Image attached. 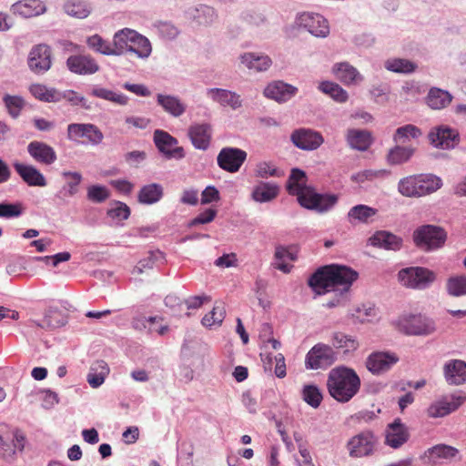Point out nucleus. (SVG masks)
<instances>
[{"label": "nucleus", "instance_id": "nucleus-52", "mask_svg": "<svg viewBox=\"0 0 466 466\" xmlns=\"http://www.w3.org/2000/svg\"><path fill=\"white\" fill-rule=\"evenodd\" d=\"M92 95L96 97H99V98H102L105 100H108L110 102H113L117 105H122V106L126 105L128 100L127 96H126L124 94L116 93L112 90L103 88V87L93 89Z\"/></svg>", "mask_w": 466, "mask_h": 466}, {"label": "nucleus", "instance_id": "nucleus-25", "mask_svg": "<svg viewBox=\"0 0 466 466\" xmlns=\"http://www.w3.org/2000/svg\"><path fill=\"white\" fill-rule=\"evenodd\" d=\"M207 96L222 106H229L234 110L241 106L240 96L227 89L209 88L207 90Z\"/></svg>", "mask_w": 466, "mask_h": 466}, {"label": "nucleus", "instance_id": "nucleus-5", "mask_svg": "<svg viewBox=\"0 0 466 466\" xmlns=\"http://www.w3.org/2000/svg\"><path fill=\"white\" fill-rule=\"evenodd\" d=\"M441 187V179L433 175H413L400 180L399 192L405 197L420 198L435 192Z\"/></svg>", "mask_w": 466, "mask_h": 466}, {"label": "nucleus", "instance_id": "nucleus-54", "mask_svg": "<svg viewBox=\"0 0 466 466\" xmlns=\"http://www.w3.org/2000/svg\"><path fill=\"white\" fill-rule=\"evenodd\" d=\"M9 115L16 118L25 106V101L21 96L6 95L3 98Z\"/></svg>", "mask_w": 466, "mask_h": 466}, {"label": "nucleus", "instance_id": "nucleus-62", "mask_svg": "<svg viewBox=\"0 0 466 466\" xmlns=\"http://www.w3.org/2000/svg\"><path fill=\"white\" fill-rule=\"evenodd\" d=\"M125 121L128 126L139 129L147 128L150 123V119L144 116H127Z\"/></svg>", "mask_w": 466, "mask_h": 466}, {"label": "nucleus", "instance_id": "nucleus-20", "mask_svg": "<svg viewBox=\"0 0 466 466\" xmlns=\"http://www.w3.org/2000/svg\"><path fill=\"white\" fill-rule=\"evenodd\" d=\"M29 156L41 165L50 166L56 162L57 156L56 150L48 144L34 140L27 145Z\"/></svg>", "mask_w": 466, "mask_h": 466}, {"label": "nucleus", "instance_id": "nucleus-17", "mask_svg": "<svg viewBox=\"0 0 466 466\" xmlns=\"http://www.w3.org/2000/svg\"><path fill=\"white\" fill-rule=\"evenodd\" d=\"M297 22L315 36L326 37L329 33L328 21L319 14L302 13L298 16Z\"/></svg>", "mask_w": 466, "mask_h": 466}, {"label": "nucleus", "instance_id": "nucleus-4", "mask_svg": "<svg viewBox=\"0 0 466 466\" xmlns=\"http://www.w3.org/2000/svg\"><path fill=\"white\" fill-rule=\"evenodd\" d=\"M114 44L117 46V56L126 52H132L139 58H147L152 52L149 40L130 28H124L116 32Z\"/></svg>", "mask_w": 466, "mask_h": 466}, {"label": "nucleus", "instance_id": "nucleus-1", "mask_svg": "<svg viewBox=\"0 0 466 466\" xmlns=\"http://www.w3.org/2000/svg\"><path fill=\"white\" fill-rule=\"evenodd\" d=\"M287 189L290 195L297 197L301 207L318 213L329 212L339 200L335 194H320L316 192L314 187L308 186L306 173L299 168L291 170Z\"/></svg>", "mask_w": 466, "mask_h": 466}, {"label": "nucleus", "instance_id": "nucleus-34", "mask_svg": "<svg viewBox=\"0 0 466 466\" xmlns=\"http://www.w3.org/2000/svg\"><path fill=\"white\" fill-rule=\"evenodd\" d=\"M346 138L350 147L360 151L367 150L372 144L371 133L367 130L349 129Z\"/></svg>", "mask_w": 466, "mask_h": 466}, {"label": "nucleus", "instance_id": "nucleus-49", "mask_svg": "<svg viewBox=\"0 0 466 466\" xmlns=\"http://www.w3.org/2000/svg\"><path fill=\"white\" fill-rule=\"evenodd\" d=\"M331 343L333 347L341 349L344 353L352 352L359 347V343L356 339L341 332L333 334Z\"/></svg>", "mask_w": 466, "mask_h": 466}, {"label": "nucleus", "instance_id": "nucleus-24", "mask_svg": "<svg viewBox=\"0 0 466 466\" xmlns=\"http://www.w3.org/2000/svg\"><path fill=\"white\" fill-rule=\"evenodd\" d=\"M465 400L463 396H451L432 403L428 408V415L431 418L444 417L456 410Z\"/></svg>", "mask_w": 466, "mask_h": 466}, {"label": "nucleus", "instance_id": "nucleus-36", "mask_svg": "<svg viewBox=\"0 0 466 466\" xmlns=\"http://www.w3.org/2000/svg\"><path fill=\"white\" fill-rule=\"evenodd\" d=\"M157 101L167 113L175 117L180 116L186 111L185 104L177 96L158 94Z\"/></svg>", "mask_w": 466, "mask_h": 466}, {"label": "nucleus", "instance_id": "nucleus-55", "mask_svg": "<svg viewBox=\"0 0 466 466\" xmlns=\"http://www.w3.org/2000/svg\"><path fill=\"white\" fill-rule=\"evenodd\" d=\"M256 176L261 178L268 177H280L281 172L271 162H260L257 165L255 170Z\"/></svg>", "mask_w": 466, "mask_h": 466}, {"label": "nucleus", "instance_id": "nucleus-35", "mask_svg": "<svg viewBox=\"0 0 466 466\" xmlns=\"http://www.w3.org/2000/svg\"><path fill=\"white\" fill-rule=\"evenodd\" d=\"M332 71L335 76L345 85L356 83L362 78L358 70L347 62L335 64Z\"/></svg>", "mask_w": 466, "mask_h": 466}, {"label": "nucleus", "instance_id": "nucleus-61", "mask_svg": "<svg viewBox=\"0 0 466 466\" xmlns=\"http://www.w3.org/2000/svg\"><path fill=\"white\" fill-rule=\"evenodd\" d=\"M388 174V171L385 169L380 170H364L358 174L359 180L363 182L364 180H372L377 177H381Z\"/></svg>", "mask_w": 466, "mask_h": 466}, {"label": "nucleus", "instance_id": "nucleus-2", "mask_svg": "<svg viewBox=\"0 0 466 466\" xmlns=\"http://www.w3.org/2000/svg\"><path fill=\"white\" fill-rule=\"evenodd\" d=\"M357 279L355 270L332 264L319 268L309 278V285L320 295L336 289L348 291Z\"/></svg>", "mask_w": 466, "mask_h": 466}, {"label": "nucleus", "instance_id": "nucleus-32", "mask_svg": "<svg viewBox=\"0 0 466 466\" xmlns=\"http://www.w3.org/2000/svg\"><path fill=\"white\" fill-rule=\"evenodd\" d=\"M279 193V187L274 183L260 182L253 187L251 198L254 201L264 203L275 199Z\"/></svg>", "mask_w": 466, "mask_h": 466}, {"label": "nucleus", "instance_id": "nucleus-38", "mask_svg": "<svg viewBox=\"0 0 466 466\" xmlns=\"http://www.w3.org/2000/svg\"><path fill=\"white\" fill-rule=\"evenodd\" d=\"M414 151L415 149L412 147H403L401 144H397L389 150L386 157L387 162L391 166L403 164L410 160Z\"/></svg>", "mask_w": 466, "mask_h": 466}, {"label": "nucleus", "instance_id": "nucleus-42", "mask_svg": "<svg viewBox=\"0 0 466 466\" xmlns=\"http://www.w3.org/2000/svg\"><path fill=\"white\" fill-rule=\"evenodd\" d=\"M163 197V187L161 185L152 183L144 186L138 193V201L143 204L151 205L161 199Z\"/></svg>", "mask_w": 466, "mask_h": 466}, {"label": "nucleus", "instance_id": "nucleus-18", "mask_svg": "<svg viewBox=\"0 0 466 466\" xmlns=\"http://www.w3.org/2000/svg\"><path fill=\"white\" fill-rule=\"evenodd\" d=\"M376 440L372 433L369 431L361 432L352 437L348 442L350 455L355 458H360L372 454Z\"/></svg>", "mask_w": 466, "mask_h": 466}, {"label": "nucleus", "instance_id": "nucleus-13", "mask_svg": "<svg viewBox=\"0 0 466 466\" xmlns=\"http://www.w3.org/2000/svg\"><path fill=\"white\" fill-rule=\"evenodd\" d=\"M247 158V152L236 147H224L218 155V167L229 173L238 172Z\"/></svg>", "mask_w": 466, "mask_h": 466}, {"label": "nucleus", "instance_id": "nucleus-46", "mask_svg": "<svg viewBox=\"0 0 466 466\" xmlns=\"http://www.w3.org/2000/svg\"><path fill=\"white\" fill-rule=\"evenodd\" d=\"M421 131L414 125L408 124L397 128L393 135V140L396 144H406L411 138L415 139L421 136Z\"/></svg>", "mask_w": 466, "mask_h": 466}, {"label": "nucleus", "instance_id": "nucleus-48", "mask_svg": "<svg viewBox=\"0 0 466 466\" xmlns=\"http://www.w3.org/2000/svg\"><path fill=\"white\" fill-rule=\"evenodd\" d=\"M446 290L452 297L466 296V276L455 275L447 279Z\"/></svg>", "mask_w": 466, "mask_h": 466}, {"label": "nucleus", "instance_id": "nucleus-12", "mask_svg": "<svg viewBox=\"0 0 466 466\" xmlns=\"http://www.w3.org/2000/svg\"><path fill=\"white\" fill-rule=\"evenodd\" d=\"M27 63L30 70L35 74L46 72L52 65L51 48L45 44L33 46L29 52Z\"/></svg>", "mask_w": 466, "mask_h": 466}, {"label": "nucleus", "instance_id": "nucleus-47", "mask_svg": "<svg viewBox=\"0 0 466 466\" xmlns=\"http://www.w3.org/2000/svg\"><path fill=\"white\" fill-rule=\"evenodd\" d=\"M319 88L339 103H344L348 100L349 96L347 91L337 83L323 81L319 84Z\"/></svg>", "mask_w": 466, "mask_h": 466}, {"label": "nucleus", "instance_id": "nucleus-37", "mask_svg": "<svg viewBox=\"0 0 466 466\" xmlns=\"http://www.w3.org/2000/svg\"><path fill=\"white\" fill-rule=\"evenodd\" d=\"M459 453V451L450 445L438 444L426 451V456L433 463H440L442 461H451Z\"/></svg>", "mask_w": 466, "mask_h": 466}, {"label": "nucleus", "instance_id": "nucleus-41", "mask_svg": "<svg viewBox=\"0 0 466 466\" xmlns=\"http://www.w3.org/2000/svg\"><path fill=\"white\" fill-rule=\"evenodd\" d=\"M241 62L248 69L256 72L267 70L271 66V59L268 56H258L254 53H247L241 56Z\"/></svg>", "mask_w": 466, "mask_h": 466}, {"label": "nucleus", "instance_id": "nucleus-6", "mask_svg": "<svg viewBox=\"0 0 466 466\" xmlns=\"http://www.w3.org/2000/svg\"><path fill=\"white\" fill-rule=\"evenodd\" d=\"M396 327L400 332L410 336H428L436 329L434 321L420 313L401 315L396 321Z\"/></svg>", "mask_w": 466, "mask_h": 466}, {"label": "nucleus", "instance_id": "nucleus-22", "mask_svg": "<svg viewBox=\"0 0 466 466\" xmlns=\"http://www.w3.org/2000/svg\"><path fill=\"white\" fill-rule=\"evenodd\" d=\"M68 69L78 75H91L99 70V66L91 56L78 55L67 58Z\"/></svg>", "mask_w": 466, "mask_h": 466}, {"label": "nucleus", "instance_id": "nucleus-19", "mask_svg": "<svg viewBox=\"0 0 466 466\" xmlns=\"http://www.w3.org/2000/svg\"><path fill=\"white\" fill-rule=\"evenodd\" d=\"M154 142L158 150L168 158H182L184 157L183 148L177 146V140L166 131L156 130Z\"/></svg>", "mask_w": 466, "mask_h": 466}, {"label": "nucleus", "instance_id": "nucleus-29", "mask_svg": "<svg viewBox=\"0 0 466 466\" xmlns=\"http://www.w3.org/2000/svg\"><path fill=\"white\" fill-rule=\"evenodd\" d=\"M11 9L14 14L27 18L45 13L46 5L40 0H21L15 3Z\"/></svg>", "mask_w": 466, "mask_h": 466}, {"label": "nucleus", "instance_id": "nucleus-10", "mask_svg": "<svg viewBox=\"0 0 466 466\" xmlns=\"http://www.w3.org/2000/svg\"><path fill=\"white\" fill-rule=\"evenodd\" d=\"M67 138L75 142H79L81 138H86V142L98 145L103 141L104 135L93 124L73 123L67 126Z\"/></svg>", "mask_w": 466, "mask_h": 466}, {"label": "nucleus", "instance_id": "nucleus-53", "mask_svg": "<svg viewBox=\"0 0 466 466\" xmlns=\"http://www.w3.org/2000/svg\"><path fill=\"white\" fill-rule=\"evenodd\" d=\"M302 399L309 406L318 408L322 401L323 396L316 385H305L302 390Z\"/></svg>", "mask_w": 466, "mask_h": 466}, {"label": "nucleus", "instance_id": "nucleus-26", "mask_svg": "<svg viewBox=\"0 0 466 466\" xmlns=\"http://www.w3.org/2000/svg\"><path fill=\"white\" fill-rule=\"evenodd\" d=\"M188 135L196 148L205 150L210 143L211 127L206 123L192 125L188 129Z\"/></svg>", "mask_w": 466, "mask_h": 466}, {"label": "nucleus", "instance_id": "nucleus-59", "mask_svg": "<svg viewBox=\"0 0 466 466\" xmlns=\"http://www.w3.org/2000/svg\"><path fill=\"white\" fill-rule=\"evenodd\" d=\"M217 215V210L214 208H208L204 212L198 214L192 221L190 222L191 226H196L199 224H207L214 220Z\"/></svg>", "mask_w": 466, "mask_h": 466}, {"label": "nucleus", "instance_id": "nucleus-3", "mask_svg": "<svg viewBox=\"0 0 466 466\" xmlns=\"http://www.w3.org/2000/svg\"><path fill=\"white\" fill-rule=\"evenodd\" d=\"M326 385L329 394L335 400L347 403L358 394L361 381L353 369L339 366L329 372Z\"/></svg>", "mask_w": 466, "mask_h": 466}, {"label": "nucleus", "instance_id": "nucleus-9", "mask_svg": "<svg viewBox=\"0 0 466 466\" xmlns=\"http://www.w3.org/2000/svg\"><path fill=\"white\" fill-rule=\"evenodd\" d=\"M336 360L333 349L323 343H318L311 348L305 358V366L308 370L326 369Z\"/></svg>", "mask_w": 466, "mask_h": 466}, {"label": "nucleus", "instance_id": "nucleus-44", "mask_svg": "<svg viewBox=\"0 0 466 466\" xmlns=\"http://www.w3.org/2000/svg\"><path fill=\"white\" fill-rule=\"evenodd\" d=\"M451 98L449 92L434 87L427 96V104L432 109H442L450 105Z\"/></svg>", "mask_w": 466, "mask_h": 466}, {"label": "nucleus", "instance_id": "nucleus-40", "mask_svg": "<svg viewBox=\"0 0 466 466\" xmlns=\"http://www.w3.org/2000/svg\"><path fill=\"white\" fill-rule=\"evenodd\" d=\"M108 373L109 368L106 362L104 360H96L91 365L87 375V381L92 388H97L104 383Z\"/></svg>", "mask_w": 466, "mask_h": 466}, {"label": "nucleus", "instance_id": "nucleus-27", "mask_svg": "<svg viewBox=\"0 0 466 466\" xmlns=\"http://www.w3.org/2000/svg\"><path fill=\"white\" fill-rule=\"evenodd\" d=\"M409 439V432L400 419H396L388 426L386 443L391 448L397 449L403 445Z\"/></svg>", "mask_w": 466, "mask_h": 466}, {"label": "nucleus", "instance_id": "nucleus-15", "mask_svg": "<svg viewBox=\"0 0 466 466\" xmlns=\"http://www.w3.org/2000/svg\"><path fill=\"white\" fill-rule=\"evenodd\" d=\"M290 139L297 147L303 150H315L324 142V138L319 132L309 128L294 130Z\"/></svg>", "mask_w": 466, "mask_h": 466}, {"label": "nucleus", "instance_id": "nucleus-11", "mask_svg": "<svg viewBox=\"0 0 466 466\" xmlns=\"http://www.w3.org/2000/svg\"><path fill=\"white\" fill-rule=\"evenodd\" d=\"M428 137L431 145L441 149L454 148L460 142L459 132L448 126L433 127Z\"/></svg>", "mask_w": 466, "mask_h": 466}, {"label": "nucleus", "instance_id": "nucleus-63", "mask_svg": "<svg viewBox=\"0 0 466 466\" xmlns=\"http://www.w3.org/2000/svg\"><path fill=\"white\" fill-rule=\"evenodd\" d=\"M275 375L278 378H284L287 374L284 356L281 353H279L278 355L275 356Z\"/></svg>", "mask_w": 466, "mask_h": 466}, {"label": "nucleus", "instance_id": "nucleus-64", "mask_svg": "<svg viewBox=\"0 0 466 466\" xmlns=\"http://www.w3.org/2000/svg\"><path fill=\"white\" fill-rule=\"evenodd\" d=\"M124 88L142 96H148L150 95V91L144 85L126 83Z\"/></svg>", "mask_w": 466, "mask_h": 466}, {"label": "nucleus", "instance_id": "nucleus-39", "mask_svg": "<svg viewBox=\"0 0 466 466\" xmlns=\"http://www.w3.org/2000/svg\"><path fill=\"white\" fill-rule=\"evenodd\" d=\"M30 93L36 99L44 102H59L62 100V94L55 88H48L42 84H33L29 87Z\"/></svg>", "mask_w": 466, "mask_h": 466}, {"label": "nucleus", "instance_id": "nucleus-50", "mask_svg": "<svg viewBox=\"0 0 466 466\" xmlns=\"http://www.w3.org/2000/svg\"><path fill=\"white\" fill-rule=\"evenodd\" d=\"M385 68L395 73L410 74L416 70L417 66L408 59L390 58L385 62Z\"/></svg>", "mask_w": 466, "mask_h": 466}, {"label": "nucleus", "instance_id": "nucleus-60", "mask_svg": "<svg viewBox=\"0 0 466 466\" xmlns=\"http://www.w3.org/2000/svg\"><path fill=\"white\" fill-rule=\"evenodd\" d=\"M219 199L218 190L212 186L207 187L201 194V204H209Z\"/></svg>", "mask_w": 466, "mask_h": 466}, {"label": "nucleus", "instance_id": "nucleus-7", "mask_svg": "<svg viewBox=\"0 0 466 466\" xmlns=\"http://www.w3.org/2000/svg\"><path fill=\"white\" fill-rule=\"evenodd\" d=\"M398 276L403 286L411 289H425L436 279L433 271L422 267L402 268Z\"/></svg>", "mask_w": 466, "mask_h": 466}, {"label": "nucleus", "instance_id": "nucleus-45", "mask_svg": "<svg viewBox=\"0 0 466 466\" xmlns=\"http://www.w3.org/2000/svg\"><path fill=\"white\" fill-rule=\"evenodd\" d=\"M63 9L68 15L79 19H84L90 14L88 4L82 0H66Z\"/></svg>", "mask_w": 466, "mask_h": 466}, {"label": "nucleus", "instance_id": "nucleus-51", "mask_svg": "<svg viewBox=\"0 0 466 466\" xmlns=\"http://www.w3.org/2000/svg\"><path fill=\"white\" fill-rule=\"evenodd\" d=\"M225 308L222 303L216 304L212 310L206 314L202 319V324L205 327L219 326L225 318Z\"/></svg>", "mask_w": 466, "mask_h": 466}, {"label": "nucleus", "instance_id": "nucleus-28", "mask_svg": "<svg viewBox=\"0 0 466 466\" xmlns=\"http://www.w3.org/2000/svg\"><path fill=\"white\" fill-rule=\"evenodd\" d=\"M377 214L378 209L364 204H359L350 208L347 219L351 225L370 224Z\"/></svg>", "mask_w": 466, "mask_h": 466}, {"label": "nucleus", "instance_id": "nucleus-58", "mask_svg": "<svg viewBox=\"0 0 466 466\" xmlns=\"http://www.w3.org/2000/svg\"><path fill=\"white\" fill-rule=\"evenodd\" d=\"M22 213L20 205L2 203L0 204V218H16Z\"/></svg>", "mask_w": 466, "mask_h": 466}, {"label": "nucleus", "instance_id": "nucleus-57", "mask_svg": "<svg viewBox=\"0 0 466 466\" xmlns=\"http://www.w3.org/2000/svg\"><path fill=\"white\" fill-rule=\"evenodd\" d=\"M107 215L112 218L123 220L128 218L130 215V208L127 205L122 202H117L115 208L107 211Z\"/></svg>", "mask_w": 466, "mask_h": 466}, {"label": "nucleus", "instance_id": "nucleus-43", "mask_svg": "<svg viewBox=\"0 0 466 466\" xmlns=\"http://www.w3.org/2000/svg\"><path fill=\"white\" fill-rule=\"evenodd\" d=\"M89 48L105 56H117V46L111 45L104 40L99 35L96 34L89 36L86 40Z\"/></svg>", "mask_w": 466, "mask_h": 466}, {"label": "nucleus", "instance_id": "nucleus-21", "mask_svg": "<svg viewBox=\"0 0 466 466\" xmlns=\"http://www.w3.org/2000/svg\"><path fill=\"white\" fill-rule=\"evenodd\" d=\"M15 172L22 180L30 187H46L47 185L45 176L34 166L15 161L13 163Z\"/></svg>", "mask_w": 466, "mask_h": 466}, {"label": "nucleus", "instance_id": "nucleus-30", "mask_svg": "<svg viewBox=\"0 0 466 466\" xmlns=\"http://www.w3.org/2000/svg\"><path fill=\"white\" fill-rule=\"evenodd\" d=\"M62 177L66 179V184L56 195L60 199H66L76 195L79 191V186L82 182V175L79 172L63 171Z\"/></svg>", "mask_w": 466, "mask_h": 466}, {"label": "nucleus", "instance_id": "nucleus-56", "mask_svg": "<svg viewBox=\"0 0 466 466\" xmlns=\"http://www.w3.org/2000/svg\"><path fill=\"white\" fill-rule=\"evenodd\" d=\"M109 198V191L104 186L94 185L87 188V198L96 203H101Z\"/></svg>", "mask_w": 466, "mask_h": 466}, {"label": "nucleus", "instance_id": "nucleus-16", "mask_svg": "<svg viewBox=\"0 0 466 466\" xmlns=\"http://www.w3.org/2000/svg\"><path fill=\"white\" fill-rule=\"evenodd\" d=\"M399 360L395 353L376 351L366 360V368L374 375L382 374L391 369Z\"/></svg>", "mask_w": 466, "mask_h": 466}, {"label": "nucleus", "instance_id": "nucleus-8", "mask_svg": "<svg viewBox=\"0 0 466 466\" xmlns=\"http://www.w3.org/2000/svg\"><path fill=\"white\" fill-rule=\"evenodd\" d=\"M413 239L419 248L424 250H431L444 244L446 234L439 227L425 225L414 231Z\"/></svg>", "mask_w": 466, "mask_h": 466}, {"label": "nucleus", "instance_id": "nucleus-23", "mask_svg": "<svg viewBox=\"0 0 466 466\" xmlns=\"http://www.w3.org/2000/svg\"><path fill=\"white\" fill-rule=\"evenodd\" d=\"M297 92V87L282 81H274L268 84L264 89V95L266 97L276 100L279 103L289 100Z\"/></svg>", "mask_w": 466, "mask_h": 466}, {"label": "nucleus", "instance_id": "nucleus-33", "mask_svg": "<svg viewBox=\"0 0 466 466\" xmlns=\"http://www.w3.org/2000/svg\"><path fill=\"white\" fill-rule=\"evenodd\" d=\"M370 240L372 246L390 250H399L402 245L400 238L383 230L376 232Z\"/></svg>", "mask_w": 466, "mask_h": 466}, {"label": "nucleus", "instance_id": "nucleus-14", "mask_svg": "<svg viewBox=\"0 0 466 466\" xmlns=\"http://www.w3.org/2000/svg\"><path fill=\"white\" fill-rule=\"evenodd\" d=\"M26 440L25 435L15 431L11 437L0 436V456L8 462H13L16 459L18 452L25 449Z\"/></svg>", "mask_w": 466, "mask_h": 466}, {"label": "nucleus", "instance_id": "nucleus-31", "mask_svg": "<svg viewBox=\"0 0 466 466\" xmlns=\"http://www.w3.org/2000/svg\"><path fill=\"white\" fill-rule=\"evenodd\" d=\"M444 375L450 384L460 385L466 382V363L451 360L444 366Z\"/></svg>", "mask_w": 466, "mask_h": 466}]
</instances>
